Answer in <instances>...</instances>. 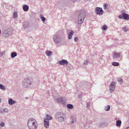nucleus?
Returning a JSON list of instances; mask_svg holds the SVG:
<instances>
[{
  "label": "nucleus",
  "mask_w": 129,
  "mask_h": 129,
  "mask_svg": "<svg viewBox=\"0 0 129 129\" xmlns=\"http://www.w3.org/2000/svg\"><path fill=\"white\" fill-rule=\"evenodd\" d=\"M27 124L29 129H37L38 126L37 121L33 118L28 119L27 122Z\"/></svg>",
  "instance_id": "f257e3e1"
},
{
  "label": "nucleus",
  "mask_w": 129,
  "mask_h": 129,
  "mask_svg": "<svg viewBox=\"0 0 129 129\" xmlns=\"http://www.w3.org/2000/svg\"><path fill=\"white\" fill-rule=\"evenodd\" d=\"M55 119L59 122L64 121L66 119L65 114L62 112H58L55 115Z\"/></svg>",
  "instance_id": "f03ea898"
},
{
  "label": "nucleus",
  "mask_w": 129,
  "mask_h": 129,
  "mask_svg": "<svg viewBox=\"0 0 129 129\" xmlns=\"http://www.w3.org/2000/svg\"><path fill=\"white\" fill-rule=\"evenodd\" d=\"M33 84V79L31 78H28L24 80L22 85L25 88H30L34 85Z\"/></svg>",
  "instance_id": "7ed1b4c3"
},
{
  "label": "nucleus",
  "mask_w": 129,
  "mask_h": 129,
  "mask_svg": "<svg viewBox=\"0 0 129 129\" xmlns=\"http://www.w3.org/2000/svg\"><path fill=\"white\" fill-rule=\"evenodd\" d=\"M85 15V11L82 10H81L78 16V24H81L83 22Z\"/></svg>",
  "instance_id": "20e7f679"
},
{
  "label": "nucleus",
  "mask_w": 129,
  "mask_h": 129,
  "mask_svg": "<svg viewBox=\"0 0 129 129\" xmlns=\"http://www.w3.org/2000/svg\"><path fill=\"white\" fill-rule=\"evenodd\" d=\"M13 31L12 28H9L3 31L2 35L4 37H7L12 34Z\"/></svg>",
  "instance_id": "39448f33"
},
{
  "label": "nucleus",
  "mask_w": 129,
  "mask_h": 129,
  "mask_svg": "<svg viewBox=\"0 0 129 129\" xmlns=\"http://www.w3.org/2000/svg\"><path fill=\"white\" fill-rule=\"evenodd\" d=\"M62 35L60 36L59 35L56 34L53 37V39L54 42L57 44L61 43L62 41V37H63V33Z\"/></svg>",
  "instance_id": "423d86ee"
},
{
  "label": "nucleus",
  "mask_w": 129,
  "mask_h": 129,
  "mask_svg": "<svg viewBox=\"0 0 129 129\" xmlns=\"http://www.w3.org/2000/svg\"><path fill=\"white\" fill-rule=\"evenodd\" d=\"M95 11L97 14L100 15H102L103 14V12H104L102 8L99 7H96Z\"/></svg>",
  "instance_id": "0eeeda50"
},
{
  "label": "nucleus",
  "mask_w": 129,
  "mask_h": 129,
  "mask_svg": "<svg viewBox=\"0 0 129 129\" xmlns=\"http://www.w3.org/2000/svg\"><path fill=\"white\" fill-rule=\"evenodd\" d=\"M115 83L114 82L112 81L110 83L109 86L110 91L111 93H112L115 90Z\"/></svg>",
  "instance_id": "6e6552de"
},
{
  "label": "nucleus",
  "mask_w": 129,
  "mask_h": 129,
  "mask_svg": "<svg viewBox=\"0 0 129 129\" xmlns=\"http://www.w3.org/2000/svg\"><path fill=\"white\" fill-rule=\"evenodd\" d=\"M56 101L57 102L62 104L63 105H65V99L61 97L60 98H57L56 99Z\"/></svg>",
  "instance_id": "1a4fd4ad"
},
{
  "label": "nucleus",
  "mask_w": 129,
  "mask_h": 129,
  "mask_svg": "<svg viewBox=\"0 0 129 129\" xmlns=\"http://www.w3.org/2000/svg\"><path fill=\"white\" fill-rule=\"evenodd\" d=\"M44 127L47 128H49V121H47L46 119H44Z\"/></svg>",
  "instance_id": "9d476101"
},
{
  "label": "nucleus",
  "mask_w": 129,
  "mask_h": 129,
  "mask_svg": "<svg viewBox=\"0 0 129 129\" xmlns=\"http://www.w3.org/2000/svg\"><path fill=\"white\" fill-rule=\"evenodd\" d=\"M120 55V53H117L116 52H114L113 53V57L114 59H117L119 58Z\"/></svg>",
  "instance_id": "9b49d317"
},
{
  "label": "nucleus",
  "mask_w": 129,
  "mask_h": 129,
  "mask_svg": "<svg viewBox=\"0 0 129 129\" xmlns=\"http://www.w3.org/2000/svg\"><path fill=\"white\" fill-rule=\"evenodd\" d=\"M68 62L66 60L62 59L59 62V64L61 65H65L68 63Z\"/></svg>",
  "instance_id": "f8f14e48"
},
{
  "label": "nucleus",
  "mask_w": 129,
  "mask_h": 129,
  "mask_svg": "<svg viewBox=\"0 0 129 129\" xmlns=\"http://www.w3.org/2000/svg\"><path fill=\"white\" fill-rule=\"evenodd\" d=\"M123 19L127 20L129 19V15L126 13L122 14Z\"/></svg>",
  "instance_id": "ddd939ff"
},
{
  "label": "nucleus",
  "mask_w": 129,
  "mask_h": 129,
  "mask_svg": "<svg viewBox=\"0 0 129 129\" xmlns=\"http://www.w3.org/2000/svg\"><path fill=\"white\" fill-rule=\"evenodd\" d=\"M8 102L9 105H12L15 104L16 102L13 100L12 99H10L8 100Z\"/></svg>",
  "instance_id": "4468645a"
},
{
  "label": "nucleus",
  "mask_w": 129,
  "mask_h": 129,
  "mask_svg": "<svg viewBox=\"0 0 129 129\" xmlns=\"http://www.w3.org/2000/svg\"><path fill=\"white\" fill-rule=\"evenodd\" d=\"M22 8L23 10L25 11H27L29 9V7L27 5H24L23 6Z\"/></svg>",
  "instance_id": "2eb2a0df"
},
{
  "label": "nucleus",
  "mask_w": 129,
  "mask_h": 129,
  "mask_svg": "<svg viewBox=\"0 0 129 129\" xmlns=\"http://www.w3.org/2000/svg\"><path fill=\"white\" fill-rule=\"evenodd\" d=\"M74 32L73 30H71L69 33L68 36V39H72V36L73 35Z\"/></svg>",
  "instance_id": "dca6fc26"
},
{
  "label": "nucleus",
  "mask_w": 129,
  "mask_h": 129,
  "mask_svg": "<svg viewBox=\"0 0 129 129\" xmlns=\"http://www.w3.org/2000/svg\"><path fill=\"white\" fill-rule=\"evenodd\" d=\"M29 26V24L27 22H24L23 23V27L24 28H27Z\"/></svg>",
  "instance_id": "f3484780"
},
{
  "label": "nucleus",
  "mask_w": 129,
  "mask_h": 129,
  "mask_svg": "<svg viewBox=\"0 0 129 129\" xmlns=\"http://www.w3.org/2000/svg\"><path fill=\"white\" fill-rule=\"evenodd\" d=\"M17 55V53L16 52H14L11 53V56L12 58H13L16 56Z\"/></svg>",
  "instance_id": "a211bd4d"
},
{
  "label": "nucleus",
  "mask_w": 129,
  "mask_h": 129,
  "mask_svg": "<svg viewBox=\"0 0 129 129\" xmlns=\"http://www.w3.org/2000/svg\"><path fill=\"white\" fill-rule=\"evenodd\" d=\"M46 118H44V119H46L47 120V121H49V120H51L52 119V117L48 114H47L46 115Z\"/></svg>",
  "instance_id": "6ab92c4d"
},
{
  "label": "nucleus",
  "mask_w": 129,
  "mask_h": 129,
  "mask_svg": "<svg viewBox=\"0 0 129 129\" xmlns=\"http://www.w3.org/2000/svg\"><path fill=\"white\" fill-rule=\"evenodd\" d=\"M121 123V121L120 120H117L116 122V126H120Z\"/></svg>",
  "instance_id": "aec40b11"
},
{
  "label": "nucleus",
  "mask_w": 129,
  "mask_h": 129,
  "mask_svg": "<svg viewBox=\"0 0 129 129\" xmlns=\"http://www.w3.org/2000/svg\"><path fill=\"white\" fill-rule=\"evenodd\" d=\"M105 122L103 121L102 122H101L98 124V125L99 126H103L105 125Z\"/></svg>",
  "instance_id": "412c9836"
},
{
  "label": "nucleus",
  "mask_w": 129,
  "mask_h": 129,
  "mask_svg": "<svg viewBox=\"0 0 129 129\" xmlns=\"http://www.w3.org/2000/svg\"><path fill=\"white\" fill-rule=\"evenodd\" d=\"M40 17L42 20L43 22H44L46 20V18L42 15H40Z\"/></svg>",
  "instance_id": "4be33fe9"
},
{
  "label": "nucleus",
  "mask_w": 129,
  "mask_h": 129,
  "mask_svg": "<svg viewBox=\"0 0 129 129\" xmlns=\"http://www.w3.org/2000/svg\"><path fill=\"white\" fill-rule=\"evenodd\" d=\"M110 109V106L109 105L105 106L104 108V110L105 111H108Z\"/></svg>",
  "instance_id": "5701e85b"
},
{
  "label": "nucleus",
  "mask_w": 129,
  "mask_h": 129,
  "mask_svg": "<svg viewBox=\"0 0 129 129\" xmlns=\"http://www.w3.org/2000/svg\"><path fill=\"white\" fill-rule=\"evenodd\" d=\"M0 89L2 90H5L6 89V87L4 85L0 84Z\"/></svg>",
  "instance_id": "b1692460"
},
{
  "label": "nucleus",
  "mask_w": 129,
  "mask_h": 129,
  "mask_svg": "<svg viewBox=\"0 0 129 129\" xmlns=\"http://www.w3.org/2000/svg\"><path fill=\"white\" fill-rule=\"evenodd\" d=\"M45 52L46 55L48 56H50V55L52 53L51 51L49 50H46Z\"/></svg>",
  "instance_id": "393cba45"
},
{
  "label": "nucleus",
  "mask_w": 129,
  "mask_h": 129,
  "mask_svg": "<svg viewBox=\"0 0 129 129\" xmlns=\"http://www.w3.org/2000/svg\"><path fill=\"white\" fill-rule=\"evenodd\" d=\"M67 107L68 108L70 109H72L73 107V105L70 104H67Z\"/></svg>",
  "instance_id": "a878e982"
},
{
  "label": "nucleus",
  "mask_w": 129,
  "mask_h": 129,
  "mask_svg": "<svg viewBox=\"0 0 129 129\" xmlns=\"http://www.w3.org/2000/svg\"><path fill=\"white\" fill-rule=\"evenodd\" d=\"M88 62L89 61L87 60H84L83 63V66H85L87 65L88 63Z\"/></svg>",
  "instance_id": "bb28decb"
},
{
  "label": "nucleus",
  "mask_w": 129,
  "mask_h": 129,
  "mask_svg": "<svg viewBox=\"0 0 129 129\" xmlns=\"http://www.w3.org/2000/svg\"><path fill=\"white\" fill-rule=\"evenodd\" d=\"M18 16V13L17 12L15 11L14 12L13 14V17L14 18H16Z\"/></svg>",
  "instance_id": "cd10ccee"
},
{
  "label": "nucleus",
  "mask_w": 129,
  "mask_h": 129,
  "mask_svg": "<svg viewBox=\"0 0 129 129\" xmlns=\"http://www.w3.org/2000/svg\"><path fill=\"white\" fill-rule=\"evenodd\" d=\"M112 64L113 66H117L119 65V63L118 62H114L112 63Z\"/></svg>",
  "instance_id": "c85d7f7f"
},
{
  "label": "nucleus",
  "mask_w": 129,
  "mask_h": 129,
  "mask_svg": "<svg viewBox=\"0 0 129 129\" xmlns=\"http://www.w3.org/2000/svg\"><path fill=\"white\" fill-rule=\"evenodd\" d=\"M117 81L120 84H122L123 82V80L121 78H118Z\"/></svg>",
  "instance_id": "c756f323"
},
{
  "label": "nucleus",
  "mask_w": 129,
  "mask_h": 129,
  "mask_svg": "<svg viewBox=\"0 0 129 129\" xmlns=\"http://www.w3.org/2000/svg\"><path fill=\"white\" fill-rule=\"evenodd\" d=\"M107 26L106 25H103L102 27V29L103 30H105L107 29Z\"/></svg>",
  "instance_id": "7c9ffc66"
},
{
  "label": "nucleus",
  "mask_w": 129,
  "mask_h": 129,
  "mask_svg": "<svg viewBox=\"0 0 129 129\" xmlns=\"http://www.w3.org/2000/svg\"><path fill=\"white\" fill-rule=\"evenodd\" d=\"M72 121L71 122V123L72 124L75 123L76 121V119L75 118H74L72 119Z\"/></svg>",
  "instance_id": "2f4dec72"
},
{
  "label": "nucleus",
  "mask_w": 129,
  "mask_h": 129,
  "mask_svg": "<svg viewBox=\"0 0 129 129\" xmlns=\"http://www.w3.org/2000/svg\"><path fill=\"white\" fill-rule=\"evenodd\" d=\"M8 110L7 108L4 109L3 110V111L5 113H7L8 112Z\"/></svg>",
  "instance_id": "473e14b6"
},
{
  "label": "nucleus",
  "mask_w": 129,
  "mask_h": 129,
  "mask_svg": "<svg viewBox=\"0 0 129 129\" xmlns=\"http://www.w3.org/2000/svg\"><path fill=\"white\" fill-rule=\"evenodd\" d=\"M0 125L1 127H3L5 125V123L3 122H1L0 124Z\"/></svg>",
  "instance_id": "72a5a7b5"
},
{
  "label": "nucleus",
  "mask_w": 129,
  "mask_h": 129,
  "mask_svg": "<svg viewBox=\"0 0 129 129\" xmlns=\"http://www.w3.org/2000/svg\"><path fill=\"white\" fill-rule=\"evenodd\" d=\"M108 5L107 4H105L104 5V9H107V7L108 6Z\"/></svg>",
  "instance_id": "f704fd0d"
},
{
  "label": "nucleus",
  "mask_w": 129,
  "mask_h": 129,
  "mask_svg": "<svg viewBox=\"0 0 129 129\" xmlns=\"http://www.w3.org/2000/svg\"><path fill=\"white\" fill-rule=\"evenodd\" d=\"M118 18L120 19H123V16H122V14H121L120 15H119L118 16Z\"/></svg>",
  "instance_id": "c9c22d12"
},
{
  "label": "nucleus",
  "mask_w": 129,
  "mask_h": 129,
  "mask_svg": "<svg viewBox=\"0 0 129 129\" xmlns=\"http://www.w3.org/2000/svg\"><path fill=\"white\" fill-rule=\"evenodd\" d=\"M5 52L4 51L3 52H0V56L1 57L3 55V54L5 53Z\"/></svg>",
  "instance_id": "e433bc0d"
},
{
  "label": "nucleus",
  "mask_w": 129,
  "mask_h": 129,
  "mask_svg": "<svg viewBox=\"0 0 129 129\" xmlns=\"http://www.w3.org/2000/svg\"><path fill=\"white\" fill-rule=\"evenodd\" d=\"M123 30L124 32H126L127 31V29L126 27H124L123 28Z\"/></svg>",
  "instance_id": "4c0bfd02"
},
{
  "label": "nucleus",
  "mask_w": 129,
  "mask_h": 129,
  "mask_svg": "<svg viewBox=\"0 0 129 129\" xmlns=\"http://www.w3.org/2000/svg\"><path fill=\"white\" fill-rule=\"evenodd\" d=\"M90 103L89 102L87 103L86 104L87 107H90Z\"/></svg>",
  "instance_id": "58836bf2"
},
{
  "label": "nucleus",
  "mask_w": 129,
  "mask_h": 129,
  "mask_svg": "<svg viewBox=\"0 0 129 129\" xmlns=\"http://www.w3.org/2000/svg\"><path fill=\"white\" fill-rule=\"evenodd\" d=\"M78 40V39L77 37H75L74 38V41L75 42H77Z\"/></svg>",
  "instance_id": "ea45409f"
},
{
  "label": "nucleus",
  "mask_w": 129,
  "mask_h": 129,
  "mask_svg": "<svg viewBox=\"0 0 129 129\" xmlns=\"http://www.w3.org/2000/svg\"><path fill=\"white\" fill-rule=\"evenodd\" d=\"M126 12V11L125 10H122L121 11V13H122V14H123V13H125Z\"/></svg>",
  "instance_id": "a19ab883"
},
{
  "label": "nucleus",
  "mask_w": 129,
  "mask_h": 129,
  "mask_svg": "<svg viewBox=\"0 0 129 129\" xmlns=\"http://www.w3.org/2000/svg\"><path fill=\"white\" fill-rule=\"evenodd\" d=\"M71 1L72 2H75L76 0H71Z\"/></svg>",
  "instance_id": "79ce46f5"
},
{
  "label": "nucleus",
  "mask_w": 129,
  "mask_h": 129,
  "mask_svg": "<svg viewBox=\"0 0 129 129\" xmlns=\"http://www.w3.org/2000/svg\"><path fill=\"white\" fill-rule=\"evenodd\" d=\"M3 112V111L1 110V109H0V113H2Z\"/></svg>",
  "instance_id": "37998d69"
},
{
  "label": "nucleus",
  "mask_w": 129,
  "mask_h": 129,
  "mask_svg": "<svg viewBox=\"0 0 129 129\" xmlns=\"http://www.w3.org/2000/svg\"><path fill=\"white\" fill-rule=\"evenodd\" d=\"M2 99L1 98H0V103H1V101Z\"/></svg>",
  "instance_id": "c03bdc74"
},
{
  "label": "nucleus",
  "mask_w": 129,
  "mask_h": 129,
  "mask_svg": "<svg viewBox=\"0 0 129 129\" xmlns=\"http://www.w3.org/2000/svg\"><path fill=\"white\" fill-rule=\"evenodd\" d=\"M126 129H129V126L128 127H127Z\"/></svg>",
  "instance_id": "a18cd8bd"
},
{
  "label": "nucleus",
  "mask_w": 129,
  "mask_h": 129,
  "mask_svg": "<svg viewBox=\"0 0 129 129\" xmlns=\"http://www.w3.org/2000/svg\"><path fill=\"white\" fill-rule=\"evenodd\" d=\"M28 98L27 97H26L25 98V99H28Z\"/></svg>",
  "instance_id": "49530a36"
},
{
  "label": "nucleus",
  "mask_w": 129,
  "mask_h": 129,
  "mask_svg": "<svg viewBox=\"0 0 129 129\" xmlns=\"http://www.w3.org/2000/svg\"><path fill=\"white\" fill-rule=\"evenodd\" d=\"M84 125L85 126H86V124H84Z\"/></svg>",
  "instance_id": "de8ad7c7"
},
{
  "label": "nucleus",
  "mask_w": 129,
  "mask_h": 129,
  "mask_svg": "<svg viewBox=\"0 0 129 129\" xmlns=\"http://www.w3.org/2000/svg\"><path fill=\"white\" fill-rule=\"evenodd\" d=\"M115 119H116V120H117V119H116V118H115Z\"/></svg>",
  "instance_id": "09e8293b"
}]
</instances>
